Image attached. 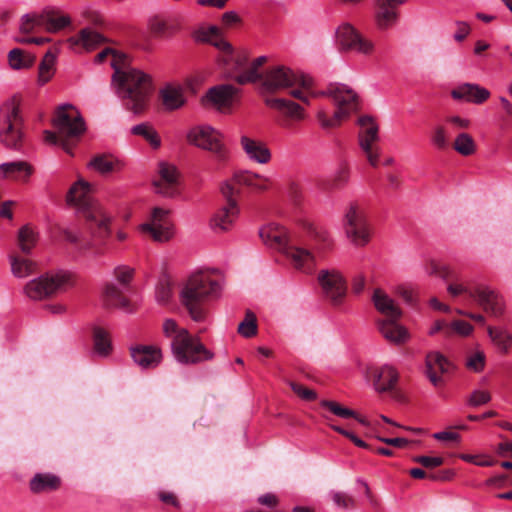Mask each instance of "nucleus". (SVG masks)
<instances>
[{"instance_id":"nucleus-1","label":"nucleus","mask_w":512,"mask_h":512,"mask_svg":"<svg viewBox=\"0 0 512 512\" xmlns=\"http://www.w3.org/2000/svg\"><path fill=\"white\" fill-rule=\"evenodd\" d=\"M312 83V78L309 76L296 74L285 66H275L263 76L262 90L274 92L299 85L301 89L292 90L291 95L307 104L309 103L308 94L313 97H329L336 106L333 115L328 116L325 109H319L317 112V119L324 129L338 126L358 109V94L350 86L343 83H331L326 89L314 92L311 90Z\"/></svg>"},{"instance_id":"nucleus-2","label":"nucleus","mask_w":512,"mask_h":512,"mask_svg":"<svg viewBox=\"0 0 512 512\" xmlns=\"http://www.w3.org/2000/svg\"><path fill=\"white\" fill-rule=\"evenodd\" d=\"M112 84L127 110L141 114L146 110L152 92L149 75L131 66L120 68L112 62Z\"/></svg>"},{"instance_id":"nucleus-3","label":"nucleus","mask_w":512,"mask_h":512,"mask_svg":"<svg viewBox=\"0 0 512 512\" xmlns=\"http://www.w3.org/2000/svg\"><path fill=\"white\" fill-rule=\"evenodd\" d=\"M214 272L208 269L193 272L180 292L181 303L195 322H203L206 318L203 302L221 295L223 281L214 277Z\"/></svg>"},{"instance_id":"nucleus-4","label":"nucleus","mask_w":512,"mask_h":512,"mask_svg":"<svg viewBox=\"0 0 512 512\" xmlns=\"http://www.w3.org/2000/svg\"><path fill=\"white\" fill-rule=\"evenodd\" d=\"M330 244L331 238L326 229L309 223L305 236L300 240L291 239L281 253L294 269L309 274L316 267V251L326 249Z\"/></svg>"},{"instance_id":"nucleus-5","label":"nucleus","mask_w":512,"mask_h":512,"mask_svg":"<svg viewBox=\"0 0 512 512\" xmlns=\"http://www.w3.org/2000/svg\"><path fill=\"white\" fill-rule=\"evenodd\" d=\"M163 332L166 337L172 338L171 350L178 363L190 365L213 359L214 353L187 329L178 327L173 319L164 321Z\"/></svg>"},{"instance_id":"nucleus-6","label":"nucleus","mask_w":512,"mask_h":512,"mask_svg":"<svg viewBox=\"0 0 512 512\" xmlns=\"http://www.w3.org/2000/svg\"><path fill=\"white\" fill-rule=\"evenodd\" d=\"M56 133L44 131V140L52 145H60L69 154L72 146L84 133L86 126L79 110L71 104H62L56 110L53 118Z\"/></svg>"},{"instance_id":"nucleus-7","label":"nucleus","mask_w":512,"mask_h":512,"mask_svg":"<svg viewBox=\"0 0 512 512\" xmlns=\"http://www.w3.org/2000/svg\"><path fill=\"white\" fill-rule=\"evenodd\" d=\"M67 202L74 206L85 219L99 229V235L108 233L110 217L105 213L103 207L91 196V186L83 179L74 183L68 191Z\"/></svg>"},{"instance_id":"nucleus-8","label":"nucleus","mask_w":512,"mask_h":512,"mask_svg":"<svg viewBox=\"0 0 512 512\" xmlns=\"http://www.w3.org/2000/svg\"><path fill=\"white\" fill-rule=\"evenodd\" d=\"M20 104V98L12 96L0 105V141L5 147L14 150L22 147L24 139Z\"/></svg>"},{"instance_id":"nucleus-9","label":"nucleus","mask_w":512,"mask_h":512,"mask_svg":"<svg viewBox=\"0 0 512 512\" xmlns=\"http://www.w3.org/2000/svg\"><path fill=\"white\" fill-rule=\"evenodd\" d=\"M112 274L113 278L102 287V302L106 307L118 308L128 312L130 311V303L127 293L131 290L135 270L129 265L120 264L113 269Z\"/></svg>"},{"instance_id":"nucleus-10","label":"nucleus","mask_w":512,"mask_h":512,"mask_svg":"<svg viewBox=\"0 0 512 512\" xmlns=\"http://www.w3.org/2000/svg\"><path fill=\"white\" fill-rule=\"evenodd\" d=\"M72 285V274L60 270L30 280L24 287L25 294L33 300H41L56 293L64 292Z\"/></svg>"},{"instance_id":"nucleus-11","label":"nucleus","mask_w":512,"mask_h":512,"mask_svg":"<svg viewBox=\"0 0 512 512\" xmlns=\"http://www.w3.org/2000/svg\"><path fill=\"white\" fill-rule=\"evenodd\" d=\"M222 139V133L210 125H197L187 132L190 144L213 153L219 161H224L228 156V149Z\"/></svg>"},{"instance_id":"nucleus-12","label":"nucleus","mask_w":512,"mask_h":512,"mask_svg":"<svg viewBox=\"0 0 512 512\" xmlns=\"http://www.w3.org/2000/svg\"><path fill=\"white\" fill-rule=\"evenodd\" d=\"M447 291L453 297L466 294L493 315H500L503 311L502 299L493 289L487 286L477 285L476 287H469L464 283L456 282L449 284Z\"/></svg>"},{"instance_id":"nucleus-13","label":"nucleus","mask_w":512,"mask_h":512,"mask_svg":"<svg viewBox=\"0 0 512 512\" xmlns=\"http://www.w3.org/2000/svg\"><path fill=\"white\" fill-rule=\"evenodd\" d=\"M71 22L69 16L56 15L54 11L45 9L41 13H28L21 17L20 31L23 33H31L37 30H45L47 32H58L68 26Z\"/></svg>"},{"instance_id":"nucleus-14","label":"nucleus","mask_w":512,"mask_h":512,"mask_svg":"<svg viewBox=\"0 0 512 512\" xmlns=\"http://www.w3.org/2000/svg\"><path fill=\"white\" fill-rule=\"evenodd\" d=\"M139 229L159 243L168 242L175 235L170 210L162 207L153 208L148 221L141 224Z\"/></svg>"},{"instance_id":"nucleus-15","label":"nucleus","mask_w":512,"mask_h":512,"mask_svg":"<svg viewBox=\"0 0 512 512\" xmlns=\"http://www.w3.org/2000/svg\"><path fill=\"white\" fill-rule=\"evenodd\" d=\"M343 227L346 237L356 246H364L370 240V228L364 212L355 206L347 210Z\"/></svg>"},{"instance_id":"nucleus-16","label":"nucleus","mask_w":512,"mask_h":512,"mask_svg":"<svg viewBox=\"0 0 512 512\" xmlns=\"http://www.w3.org/2000/svg\"><path fill=\"white\" fill-rule=\"evenodd\" d=\"M359 125V146L365 153L368 162L372 166H377L380 148L375 145L379 139V128L374 119L370 116H362L358 119Z\"/></svg>"},{"instance_id":"nucleus-17","label":"nucleus","mask_w":512,"mask_h":512,"mask_svg":"<svg viewBox=\"0 0 512 512\" xmlns=\"http://www.w3.org/2000/svg\"><path fill=\"white\" fill-rule=\"evenodd\" d=\"M336 42L342 50L362 55H370L375 49L373 41L363 37L348 23L340 25L336 30Z\"/></svg>"},{"instance_id":"nucleus-18","label":"nucleus","mask_w":512,"mask_h":512,"mask_svg":"<svg viewBox=\"0 0 512 512\" xmlns=\"http://www.w3.org/2000/svg\"><path fill=\"white\" fill-rule=\"evenodd\" d=\"M318 282L323 294L334 305L342 303L346 296L347 285L342 274L337 270H321L318 274Z\"/></svg>"},{"instance_id":"nucleus-19","label":"nucleus","mask_w":512,"mask_h":512,"mask_svg":"<svg viewBox=\"0 0 512 512\" xmlns=\"http://www.w3.org/2000/svg\"><path fill=\"white\" fill-rule=\"evenodd\" d=\"M248 58L245 54L237 55L235 63L229 72V77L243 85L253 83L260 78L258 69L265 63L266 57H257L249 67H246Z\"/></svg>"},{"instance_id":"nucleus-20","label":"nucleus","mask_w":512,"mask_h":512,"mask_svg":"<svg viewBox=\"0 0 512 512\" xmlns=\"http://www.w3.org/2000/svg\"><path fill=\"white\" fill-rule=\"evenodd\" d=\"M240 145L249 161L261 165L271 161L272 153L264 141L244 134L240 137Z\"/></svg>"},{"instance_id":"nucleus-21","label":"nucleus","mask_w":512,"mask_h":512,"mask_svg":"<svg viewBox=\"0 0 512 512\" xmlns=\"http://www.w3.org/2000/svg\"><path fill=\"white\" fill-rule=\"evenodd\" d=\"M134 363L141 369H153L162 361V351L153 345H135L130 348Z\"/></svg>"},{"instance_id":"nucleus-22","label":"nucleus","mask_w":512,"mask_h":512,"mask_svg":"<svg viewBox=\"0 0 512 512\" xmlns=\"http://www.w3.org/2000/svg\"><path fill=\"white\" fill-rule=\"evenodd\" d=\"M396 4L390 0H377L375 4L374 20L377 28L381 31L388 30L396 25L399 19Z\"/></svg>"},{"instance_id":"nucleus-23","label":"nucleus","mask_w":512,"mask_h":512,"mask_svg":"<svg viewBox=\"0 0 512 512\" xmlns=\"http://www.w3.org/2000/svg\"><path fill=\"white\" fill-rule=\"evenodd\" d=\"M160 181L155 182L156 192L165 197H172L175 193V185L178 182L177 168L170 163L160 162L158 165Z\"/></svg>"},{"instance_id":"nucleus-24","label":"nucleus","mask_w":512,"mask_h":512,"mask_svg":"<svg viewBox=\"0 0 512 512\" xmlns=\"http://www.w3.org/2000/svg\"><path fill=\"white\" fill-rule=\"evenodd\" d=\"M371 377L374 389L378 392H386L392 390L399 378L397 369L390 365L384 364L371 369Z\"/></svg>"},{"instance_id":"nucleus-25","label":"nucleus","mask_w":512,"mask_h":512,"mask_svg":"<svg viewBox=\"0 0 512 512\" xmlns=\"http://www.w3.org/2000/svg\"><path fill=\"white\" fill-rule=\"evenodd\" d=\"M259 235L263 242L278 251H282L292 238L288 236L287 230L276 223H270L259 230Z\"/></svg>"},{"instance_id":"nucleus-26","label":"nucleus","mask_w":512,"mask_h":512,"mask_svg":"<svg viewBox=\"0 0 512 512\" xmlns=\"http://www.w3.org/2000/svg\"><path fill=\"white\" fill-rule=\"evenodd\" d=\"M451 96L455 100H463L479 105L490 97V92L478 84L463 83L451 91Z\"/></svg>"},{"instance_id":"nucleus-27","label":"nucleus","mask_w":512,"mask_h":512,"mask_svg":"<svg viewBox=\"0 0 512 512\" xmlns=\"http://www.w3.org/2000/svg\"><path fill=\"white\" fill-rule=\"evenodd\" d=\"M239 214L237 201H229L221 207L210 220V226L215 232L228 231Z\"/></svg>"},{"instance_id":"nucleus-28","label":"nucleus","mask_w":512,"mask_h":512,"mask_svg":"<svg viewBox=\"0 0 512 512\" xmlns=\"http://www.w3.org/2000/svg\"><path fill=\"white\" fill-rule=\"evenodd\" d=\"M450 368L449 361L439 352H430L426 356L425 375L434 386H438L442 379L437 372L447 373Z\"/></svg>"},{"instance_id":"nucleus-29","label":"nucleus","mask_w":512,"mask_h":512,"mask_svg":"<svg viewBox=\"0 0 512 512\" xmlns=\"http://www.w3.org/2000/svg\"><path fill=\"white\" fill-rule=\"evenodd\" d=\"M237 91V88L231 84L217 85L211 87L207 91L205 99L217 108L221 109L229 107L232 104Z\"/></svg>"},{"instance_id":"nucleus-30","label":"nucleus","mask_w":512,"mask_h":512,"mask_svg":"<svg viewBox=\"0 0 512 512\" xmlns=\"http://www.w3.org/2000/svg\"><path fill=\"white\" fill-rule=\"evenodd\" d=\"M397 319L388 318L377 322L378 329L385 339L395 344L405 343L409 333L405 327L396 322Z\"/></svg>"},{"instance_id":"nucleus-31","label":"nucleus","mask_w":512,"mask_h":512,"mask_svg":"<svg viewBox=\"0 0 512 512\" xmlns=\"http://www.w3.org/2000/svg\"><path fill=\"white\" fill-rule=\"evenodd\" d=\"M233 181L238 186H246L256 191H265L270 187V178L248 170L236 172Z\"/></svg>"},{"instance_id":"nucleus-32","label":"nucleus","mask_w":512,"mask_h":512,"mask_svg":"<svg viewBox=\"0 0 512 512\" xmlns=\"http://www.w3.org/2000/svg\"><path fill=\"white\" fill-rule=\"evenodd\" d=\"M372 302L380 313L388 318L398 319L401 316V310L395 304L394 300L382 289H375L372 295Z\"/></svg>"},{"instance_id":"nucleus-33","label":"nucleus","mask_w":512,"mask_h":512,"mask_svg":"<svg viewBox=\"0 0 512 512\" xmlns=\"http://www.w3.org/2000/svg\"><path fill=\"white\" fill-rule=\"evenodd\" d=\"M33 169L26 161H12L0 164V176L17 180H27Z\"/></svg>"},{"instance_id":"nucleus-34","label":"nucleus","mask_w":512,"mask_h":512,"mask_svg":"<svg viewBox=\"0 0 512 512\" xmlns=\"http://www.w3.org/2000/svg\"><path fill=\"white\" fill-rule=\"evenodd\" d=\"M265 103L267 106L282 111L293 119L301 120L304 118L303 108L293 101L283 98H267Z\"/></svg>"},{"instance_id":"nucleus-35","label":"nucleus","mask_w":512,"mask_h":512,"mask_svg":"<svg viewBox=\"0 0 512 512\" xmlns=\"http://www.w3.org/2000/svg\"><path fill=\"white\" fill-rule=\"evenodd\" d=\"M59 485V477L51 473H37L30 481V489L34 493L55 490Z\"/></svg>"},{"instance_id":"nucleus-36","label":"nucleus","mask_w":512,"mask_h":512,"mask_svg":"<svg viewBox=\"0 0 512 512\" xmlns=\"http://www.w3.org/2000/svg\"><path fill=\"white\" fill-rule=\"evenodd\" d=\"M89 166L100 174H108L122 168V162L111 155L95 156Z\"/></svg>"},{"instance_id":"nucleus-37","label":"nucleus","mask_w":512,"mask_h":512,"mask_svg":"<svg viewBox=\"0 0 512 512\" xmlns=\"http://www.w3.org/2000/svg\"><path fill=\"white\" fill-rule=\"evenodd\" d=\"M72 41L77 45H81L86 50H92L102 44L105 41V37L94 29L84 28L76 37L72 38Z\"/></svg>"},{"instance_id":"nucleus-38","label":"nucleus","mask_w":512,"mask_h":512,"mask_svg":"<svg viewBox=\"0 0 512 512\" xmlns=\"http://www.w3.org/2000/svg\"><path fill=\"white\" fill-rule=\"evenodd\" d=\"M161 97L168 110L178 109L185 103L182 89L179 87L166 86L161 90Z\"/></svg>"},{"instance_id":"nucleus-39","label":"nucleus","mask_w":512,"mask_h":512,"mask_svg":"<svg viewBox=\"0 0 512 512\" xmlns=\"http://www.w3.org/2000/svg\"><path fill=\"white\" fill-rule=\"evenodd\" d=\"M55 61H56V56L51 51H48L44 55L40 65H39V69H38L37 83L39 86H44L54 76Z\"/></svg>"},{"instance_id":"nucleus-40","label":"nucleus","mask_w":512,"mask_h":512,"mask_svg":"<svg viewBox=\"0 0 512 512\" xmlns=\"http://www.w3.org/2000/svg\"><path fill=\"white\" fill-rule=\"evenodd\" d=\"M10 265L13 275L17 278L30 276L36 268L34 262L21 256H10Z\"/></svg>"},{"instance_id":"nucleus-41","label":"nucleus","mask_w":512,"mask_h":512,"mask_svg":"<svg viewBox=\"0 0 512 512\" xmlns=\"http://www.w3.org/2000/svg\"><path fill=\"white\" fill-rule=\"evenodd\" d=\"M34 57L19 48L12 49L8 53L9 66L14 70L28 69L34 63Z\"/></svg>"},{"instance_id":"nucleus-42","label":"nucleus","mask_w":512,"mask_h":512,"mask_svg":"<svg viewBox=\"0 0 512 512\" xmlns=\"http://www.w3.org/2000/svg\"><path fill=\"white\" fill-rule=\"evenodd\" d=\"M38 236L29 225H24L18 232V246L25 254H30L35 247Z\"/></svg>"},{"instance_id":"nucleus-43","label":"nucleus","mask_w":512,"mask_h":512,"mask_svg":"<svg viewBox=\"0 0 512 512\" xmlns=\"http://www.w3.org/2000/svg\"><path fill=\"white\" fill-rule=\"evenodd\" d=\"M131 132L134 135L142 136L154 149L161 145L160 137L157 131L147 123H141L133 126Z\"/></svg>"},{"instance_id":"nucleus-44","label":"nucleus","mask_w":512,"mask_h":512,"mask_svg":"<svg viewBox=\"0 0 512 512\" xmlns=\"http://www.w3.org/2000/svg\"><path fill=\"white\" fill-rule=\"evenodd\" d=\"M488 334L493 343L502 352H507L512 347V334L506 329L490 327Z\"/></svg>"},{"instance_id":"nucleus-45","label":"nucleus","mask_w":512,"mask_h":512,"mask_svg":"<svg viewBox=\"0 0 512 512\" xmlns=\"http://www.w3.org/2000/svg\"><path fill=\"white\" fill-rule=\"evenodd\" d=\"M93 339L95 353L101 357L107 356L111 350V341L107 332L100 327H95Z\"/></svg>"},{"instance_id":"nucleus-46","label":"nucleus","mask_w":512,"mask_h":512,"mask_svg":"<svg viewBox=\"0 0 512 512\" xmlns=\"http://www.w3.org/2000/svg\"><path fill=\"white\" fill-rule=\"evenodd\" d=\"M211 44L213 46H215L216 48H218L223 53L221 61H222L223 65L229 66V72H230L231 68L233 67V64L235 63V59L237 57V55H234V53H233V48H232L231 44L219 37L215 38V40H213L211 42Z\"/></svg>"},{"instance_id":"nucleus-47","label":"nucleus","mask_w":512,"mask_h":512,"mask_svg":"<svg viewBox=\"0 0 512 512\" xmlns=\"http://www.w3.org/2000/svg\"><path fill=\"white\" fill-rule=\"evenodd\" d=\"M454 149L463 156L472 155L476 150L473 138L467 133H460L454 141Z\"/></svg>"},{"instance_id":"nucleus-48","label":"nucleus","mask_w":512,"mask_h":512,"mask_svg":"<svg viewBox=\"0 0 512 512\" xmlns=\"http://www.w3.org/2000/svg\"><path fill=\"white\" fill-rule=\"evenodd\" d=\"M320 406L342 419L356 417V412L354 410L347 407H343L336 401L321 400Z\"/></svg>"},{"instance_id":"nucleus-49","label":"nucleus","mask_w":512,"mask_h":512,"mask_svg":"<svg viewBox=\"0 0 512 512\" xmlns=\"http://www.w3.org/2000/svg\"><path fill=\"white\" fill-rule=\"evenodd\" d=\"M238 332L245 338H250L256 335V317L251 311H247L245 319L238 326Z\"/></svg>"},{"instance_id":"nucleus-50","label":"nucleus","mask_w":512,"mask_h":512,"mask_svg":"<svg viewBox=\"0 0 512 512\" xmlns=\"http://www.w3.org/2000/svg\"><path fill=\"white\" fill-rule=\"evenodd\" d=\"M431 143L434 147L441 150L448 147V137L443 126L438 125L434 127L431 133Z\"/></svg>"},{"instance_id":"nucleus-51","label":"nucleus","mask_w":512,"mask_h":512,"mask_svg":"<svg viewBox=\"0 0 512 512\" xmlns=\"http://www.w3.org/2000/svg\"><path fill=\"white\" fill-rule=\"evenodd\" d=\"M172 297V287L168 281H161L155 290V298L159 304H167Z\"/></svg>"},{"instance_id":"nucleus-52","label":"nucleus","mask_w":512,"mask_h":512,"mask_svg":"<svg viewBox=\"0 0 512 512\" xmlns=\"http://www.w3.org/2000/svg\"><path fill=\"white\" fill-rule=\"evenodd\" d=\"M490 400L491 395L488 391L476 389L469 396L467 404L471 407H479L487 404Z\"/></svg>"},{"instance_id":"nucleus-53","label":"nucleus","mask_w":512,"mask_h":512,"mask_svg":"<svg viewBox=\"0 0 512 512\" xmlns=\"http://www.w3.org/2000/svg\"><path fill=\"white\" fill-rule=\"evenodd\" d=\"M473 331V326L466 321L456 320L449 323V337L454 334L468 336Z\"/></svg>"},{"instance_id":"nucleus-54","label":"nucleus","mask_w":512,"mask_h":512,"mask_svg":"<svg viewBox=\"0 0 512 512\" xmlns=\"http://www.w3.org/2000/svg\"><path fill=\"white\" fill-rule=\"evenodd\" d=\"M485 365V354L482 351H476L469 355L466 359V366L474 371L480 372Z\"/></svg>"},{"instance_id":"nucleus-55","label":"nucleus","mask_w":512,"mask_h":512,"mask_svg":"<svg viewBox=\"0 0 512 512\" xmlns=\"http://www.w3.org/2000/svg\"><path fill=\"white\" fill-rule=\"evenodd\" d=\"M220 36V30L217 26H209L208 28H204L198 30L195 34V38L200 42H212L213 39Z\"/></svg>"},{"instance_id":"nucleus-56","label":"nucleus","mask_w":512,"mask_h":512,"mask_svg":"<svg viewBox=\"0 0 512 512\" xmlns=\"http://www.w3.org/2000/svg\"><path fill=\"white\" fill-rule=\"evenodd\" d=\"M432 437L438 441L453 442L456 444L460 443V441H461L460 434H458L456 432H451V431L436 432L432 435Z\"/></svg>"},{"instance_id":"nucleus-57","label":"nucleus","mask_w":512,"mask_h":512,"mask_svg":"<svg viewBox=\"0 0 512 512\" xmlns=\"http://www.w3.org/2000/svg\"><path fill=\"white\" fill-rule=\"evenodd\" d=\"M233 183H235L233 180L225 181L221 185L220 190L223 197L226 199V204H229V201H236L234 195L238 193V190L236 189Z\"/></svg>"},{"instance_id":"nucleus-58","label":"nucleus","mask_w":512,"mask_h":512,"mask_svg":"<svg viewBox=\"0 0 512 512\" xmlns=\"http://www.w3.org/2000/svg\"><path fill=\"white\" fill-rule=\"evenodd\" d=\"M413 460L426 468H434L443 463L442 457L416 456Z\"/></svg>"},{"instance_id":"nucleus-59","label":"nucleus","mask_w":512,"mask_h":512,"mask_svg":"<svg viewBox=\"0 0 512 512\" xmlns=\"http://www.w3.org/2000/svg\"><path fill=\"white\" fill-rule=\"evenodd\" d=\"M291 388L297 395H299L304 400L311 401V400L316 399V397H317V394L315 391L305 388L300 384L291 383Z\"/></svg>"},{"instance_id":"nucleus-60","label":"nucleus","mask_w":512,"mask_h":512,"mask_svg":"<svg viewBox=\"0 0 512 512\" xmlns=\"http://www.w3.org/2000/svg\"><path fill=\"white\" fill-rule=\"evenodd\" d=\"M429 335L442 333L444 337H449V323L445 320H436L428 331Z\"/></svg>"},{"instance_id":"nucleus-61","label":"nucleus","mask_w":512,"mask_h":512,"mask_svg":"<svg viewBox=\"0 0 512 512\" xmlns=\"http://www.w3.org/2000/svg\"><path fill=\"white\" fill-rule=\"evenodd\" d=\"M331 498L333 503L339 508H348L349 503L352 502L346 493L338 491H332Z\"/></svg>"},{"instance_id":"nucleus-62","label":"nucleus","mask_w":512,"mask_h":512,"mask_svg":"<svg viewBox=\"0 0 512 512\" xmlns=\"http://www.w3.org/2000/svg\"><path fill=\"white\" fill-rule=\"evenodd\" d=\"M108 56H112V59H111V62H110V65L112 66V62L115 63V66H118L117 62L118 60L121 58L120 55H118L116 53L115 50L111 49V48H105L104 50H102L101 52H99L96 57H95V62L97 63H102L104 61V59Z\"/></svg>"},{"instance_id":"nucleus-63","label":"nucleus","mask_w":512,"mask_h":512,"mask_svg":"<svg viewBox=\"0 0 512 512\" xmlns=\"http://www.w3.org/2000/svg\"><path fill=\"white\" fill-rule=\"evenodd\" d=\"M456 25L458 27L457 32L454 34V39L458 42L463 41L468 34L470 33V27L466 22L457 21Z\"/></svg>"},{"instance_id":"nucleus-64","label":"nucleus","mask_w":512,"mask_h":512,"mask_svg":"<svg viewBox=\"0 0 512 512\" xmlns=\"http://www.w3.org/2000/svg\"><path fill=\"white\" fill-rule=\"evenodd\" d=\"M365 288V278L362 274H358L353 278L352 290L355 294H360Z\"/></svg>"}]
</instances>
